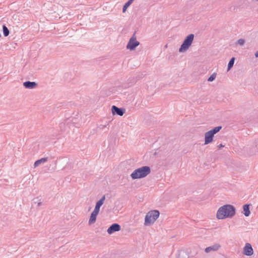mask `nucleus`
<instances>
[{"mask_svg":"<svg viewBox=\"0 0 258 258\" xmlns=\"http://www.w3.org/2000/svg\"><path fill=\"white\" fill-rule=\"evenodd\" d=\"M236 214L235 208L229 204L224 205L220 207L216 213V218L224 220L233 218Z\"/></svg>","mask_w":258,"mask_h":258,"instance_id":"obj_1","label":"nucleus"},{"mask_svg":"<svg viewBox=\"0 0 258 258\" xmlns=\"http://www.w3.org/2000/svg\"><path fill=\"white\" fill-rule=\"evenodd\" d=\"M160 214V212L157 210H152L148 211L145 216L144 226L148 227L154 225L159 218Z\"/></svg>","mask_w":258,"mask_h":258,"instance_id":"obj_2","label":"nucleus"},{"mask_svg":"<svg viewBox=\"0 0 258 258\" xmlns=\"http://www.w3.org/2000/svg\"><path fill=\"white\" fill-rule=\"evenodd\" d=\"M151 173V168L144 166L135 169L130 175L133 180L144 178Z\"/></svg>","mask_w":258,"mask_h":258,"instance_id":"obj_3","label":"nucleus"},{"mask_svg":"<svg viewBox=\"0 0 258 258\" xmlns=\"http://www.w3.org/2000/svg\"><path fill=\"white\" fill-rule=\"evenodd\" d=\"M194 37L195 35L193 34H190L185 38L179 48L178 51L179 53H185L189 49L193 43Z\"/></svg>","mask_w":258,"mask_h":258,"instance_id":"obj_4","label":"nucleus"},{"mask_svg":"<svg viewBox=\"0 0 258 258\" xmlns=\"http://www.w3.org/2000/svg\"><path fill=\"white\" fill-rule=\"evenodd\" d=\"M222 128V126H216L213 129L205 133L204 145H208L214 141V135L218 133Z\"/></svg>","mask_w":258,"mask_h":258,"instance_id":"obj_5","label":"nucleus"},{"mask_svg":"<svg viewBox=\"0 0 258 258\" xmlns=\"http://www.w3.org/2000/svg\"><path fill=\"white\" fill-rule=\"evenodd\" d=\"M189 249L181 247L176 250L174 254V258H189Z\"/></svg>","mask_w":258,"mask_h":258,"instance_id":"obj_6","label":"nucleus"},{"mask_svg":"<svg viewBox=\"0 0 258 258\" xmlns=\"http://www.w3.org/2000/svg\"><path fill=\"white\" fill-rule=\"evenodd\" d=\"M139 44L140 42L137 40L136 38L133 36L130 38L127 43L126 48L131 51L134 50Z\"/></svg>","mask_w":258,"mask_h":258,"instance_id":"obj_7","label":"nucleus"},{"mask_svg":"<svg viewBox=\"0 0 258 258\" xmlns=\"http://www.w3.org/2000/svg\"><path fill=\"white\" fill-rule=\"evenodd\" d=\"M243 253L247 256H251L253 254V250L251 245L246 243L243 248Z\"/></svg>","mask_w":258,"mask_h":258,"instance_id":"obj_8","label":"nucleus"},{"mask_svg":"<svg viewBox=\"0 0 258 258\" xmlns=\"http://www.w3.org/2000/svg\"><path fill=\"white\" fill-rule=\"evenodd\" d=\"M221 246L219 243H215L212 245L208 246L205 249V252L206 253H209L211 252H215L218 251Z\"/></svg>","mask_w":258,"mask_h":258,"instance_id":"obj_9","label":"nucleus"},{"mask_svg":"<svg viewBox=\"0 0 258 258\" xmlns=\"http://www.w3.org/2000/svg\"><path fill=\"white\" fill-rule=\"evenodd\" d=\"M105 200V196L103 195L102 197V198L96 202L94 209L93 210V211L99 213L100 207L104 204Z\"/></svg>","mask_w":258,"mask_h":258,"instance_id":"obj_10","label":"nucleus"},{"mask_svg":"<svg viewBox=\"0 0 258 258\" xmlns=\"http://www.w3.org/2000/svg\"><path fill=\"white\" fill-rule=\"evenodd\" d=\"M121 229L120 226L116 223L113 224L107 229V232L109 234H112L114 232L119 231Z\"/></svg>","mask_w":258,"mask_h":258,"instance_id":"obj_11","label":"nucleus"},{"mask_svg":"<svg viewBox=\"0 0 258 258\" xmlns=\"http://www.w3.org/2000/svg\"><path fill=\"white\" fill-rule=\"evenodd\" d=\"M112 113L114 115L116 114L120 116H122L125 113V109L122 108H119L116 106H112L111 107Z\"/></svg>","mask_w":258,"mask_h":258,"instance_id":"obj_12","label":"nucleus"},{"mask_svg":"<svg viewBox=\"0 0 258 258\" xmlns=\"http://www.w3.org/2000/svg\"><path fill=\"white\" fill-rule=\"evenodd\" d=\"M98 214H99V213L95 212L94 211H93V212L91 214V215L90 216V218H89V219L88 221V224L89 225H91L96 222V219H97V217Z\"/></svg>","mask_w":258,"mask_h":258,"instance_id":"obj_13","label":"nucleus"},{"mask_svg":"<svg viewBox=\"0 0 258 258\" xmlns=\"http://www.w3.org/2000/svg\"><path fill=\"white\" fill-rule=\"evenodd\" d=\"M47 161H48L47 157L42 158L40 159H39V160L36 161L34 163V165H33L34 168H35L38 167L39 166L41 165V164H44Z\"/></svg>","mask_w":258,"mask_h":258,"instance_id":"obj_14","label":"nucleus"},{"mask_svg":"<svg viewBox=\"0 0 258 258\" xmlns=\"http://www.w3.org/2000/svg\"><path fill=\"white\" fill-rule=\"evenodd\" d=\"M23 85L26 88L33 89L36 87L37 84L35 82L27 81L24 82Z\"/></svg>","mask_w":258,"mask_h":258,"instance_id":"obj_15","label":"nucleus"},{"mask_svg":"<svg viewBox=\"0 0 258 258\" xmlns=\"http://www.w3.org/2000/svg\"><path fill=\"white\" fill-rule=\"evenodd\" d=\"M243 210L244 212V215L246 217H248L249 216L250 214V212L249 210V205H244L243 206Z\"/></svg>","mask_w":258,"mask_h":258,"instance_id":"obj_16","label":"nucleus"},{"mask_svg":"<svg viewBox=\"0 0 258 258\" xmlns=\"http://www.w3.org/2000/svg\"><path fill=\"white\" fill-rule=\"evenodd\" d=\"M245 43V40L243 38H240L235 42L236 46H243Z\"/></svg>","mask_w":258,"mask_h":258,"instance_id":"obj_17","label":"nucleus"},{"mask_svg":"<svg viewBox=\"0 0 258 258\" xmlns=\"http://www.w3.org/2000/svg\"><path fill=\"white\" fill-rule=\"evenodd\" d=\"M133 0H129L127 3H126L123 7L122 12L124 13L126 12L127 8L133 3Z\"/></svg>","mask_w":258,"mask_h":258,"instance_id":"obj_18","label":"nucleus"},{"mask_svg":"<svg viewBox=\"0 0 258 258\" xmlns=\"http://www.w3.org/2000/svg\"><path fill=\"white\" fill-rule=\"evenodd\" d=\"M235 61V58L232 57L231 58L230 60L229 61L228 64V69L227 71H229L233 66L234 63Z\"/></svg>","mask_w":258,"mask_h":258,"instance_id":"obj_19","label":"nucleus"},{"mask_svg":"<svg viewBox=\"0 0 258 258\" xmlns=\"http://www.w3.org/2000/svg\"><path fill=\"white\" fill-rule=\"evenodd\" d=\"M216 76H217V73H213L210 76V77L208 79V82H213V81H214L215 80V79L216 78Z\"/></svg>","mask_w":258,"mask_h":258,"instance_id":"obj_20","label":"nucleus"},{"mask_svg":"<svg viewBox=\"0 0 258 258\" xmlns=\"http://www.w3.org/2000/svg\"><path fill=\"white\" fill-rule=\"evenodd\" d=\"M3 29L5 36H8L10 33L9 30L8 29V28L5 25H4L3 27Z\"/></svg>","mask_w":258,"mask_h":258,"instance_id":"obj_21","label":"nucleus"},{"mask_svg":"<svg viewBox=\"0 0 258 258\" xmlns=\"http://www.w3.org/2000/svg\"><path fill=\"white\" fill-rule=\"evenodd\" d=\"M34 203L37 205V206H40L42 205V202L38 198L34 199Z\"/></svg>","mask_w":258,"mask_h":258,"instance_id":"obj_22","label":"nucleus"},{"mask_svg":"<svg viewBox=\"0 0 258 258\" xmlns=\"http://www.w3.org/2000/svg\"><path fill=\"white\" fill-rule=\"evenodd\" d=\"M224 147V146L223 145L221 144L218 146V148L219 149L222 148H223V147Z\"/></svg>","mask_w":258,"mask_h":258,"instance_id":"obj_23","label":"nucleus"},{"mask_svg":"<svg viewBox=\"0 0 258 258\" xmlns=\"http://www.w3.org/2000/svg\"><path fill=\"white\" fill-rule=\"evenodd\" d=\"M254 55L256 57H258V51L255 52Z\"/></svg>","mask_w":258,"mask_h":258,"instance_id":"obj_24","label":"nucleus"},{"mask_svg":"<svg viewBox=\"0 0 258 258\" xmlns=\"http://www.w3.org/2000/svg\"><path fill=\"white\" fill-rule=\"evenodd\" d=\"M252 1L254 2H258V0H252Z\"/></svg>","mask_w":258,"mask_h":258,"instance_id":"obj_25","label":"nucleus"},{"mask_svg":"<svg viewBox=\"0 0 258 258\" xmlns=\"http://www.w3.org/2000/svg\"><path fill=\"white\" fill-rule=\"evenodd\" d=\"M133 1H134V0H133Z\"/></svg>","mask_w":258,"mask_h":258,"instance_id":"obj_26","label":"nucleus"}]
</instances>
